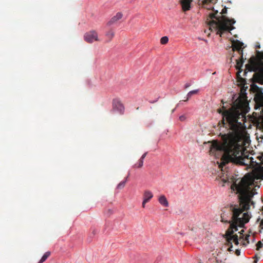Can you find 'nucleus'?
Here are the masks:
<instances>
[{
  "label": "nucleus",
  "mask_w": 263,
  "mask_h": 263,
  "mask_svg": "<svg viewBox=\"0 0 263 263\" xmlns=\"http://www.w3.org/2000/svg\"><path fill=\"white\" fill-rule=\"evenodd\" d=\"M218 111L222 115V126L229 131L228 134H220L221 143L214 141L211 145V152L213 151L223 152L219 167H223L229 162L241 165H248V164L253 163L252 157L249 158V156L243 157L240 155L242 154V147L239 142L241 139L242 124L238 122V120L240 116L243 117V115L238 109L233 107L224 111L219 109Z\"/></svg>",
  "instance_id": "nucleus-1"
},
{
  "label": "nucleus",
  "mask_w": 263,
  "mask_h": 263,
  "mask_svg": "<svg viewBox=\"0 0 263 263\" xmlns=\"http://www.w3.org/2000/svg\"><path fill=\"white\" fill-rule=\"evenodd\" d=\"M253 181L252 177L248 175L242 178L238 183L234 182L231 185V189L239 194L240 205L241 206V209L233 207L231 216L232 222L230 226L232 228H235V231L238 230L237 227H243L250 220V216L248 213L243 212L249 209L250 203L254 204L251 200L254 194L250 191V185L253 183Z\"/></svg>",
  "instance_id": "nucleus-2"
},
{
  "label": "nucleus",
  "mask_w": 263,
  "mask_h": 263,
  "mask_svg": "<svg viewBox=\"0 0 263 263\" xmlns=\"http://www.w3.org/2000/svg\"><path fill=\"white\" fill-rule=\"evenodd\" d=\"M218 11H216L215 13H210L209 15L211 19L215 18L216 21L212 20L210 21L209 25L210 30H213L217 31V34H221L227 31H231L234 29L232 24L235 23L234 19H229L224 15L219 17H217L216 15Z\"/></svg>",
  "instance_id": "nucleus-3"
},
{
  "label": "nucleus",
  "mask_w": 263,
  "mask_h": 263,
  "mask_svg": "<svg viewBox=\"0 0 263 263\" xmlns=\"http://www.w3.org/2000/svg\"><path fill=\"white\" fill-rule=\"evenodd\" d=\"M246 68L250 71L255 72L253 78L257 83L263 84V51H256V56L251 57Z\"/></svg>",
  "instance_id": "nucleus-4"
},
{
  "label": "nucleus",
  "mask_w": 263,
  "mask_h": 263,
  "mask_svg": "<svg viewBox=\"0 0 263 263\" xmlns=\"http://www.w3.org/2000/svg\"><path fill=\"white\" fill-rule=\"evenodd\" d=\"M235 231H236L235 228H232L231 226H230L227 230L225 236L228 243L231 245L232 243H234L235 245L238 244V236L236 234H234Z\"/></svg>",
  "instance_id": "nucleus-5"
},
{
  "label": "nucleus",
  "mask_w": 263,
  "mask_h": 263,
  "mask_svg": "<svg viewBox=\"0 0 263 263\" xmlns=\"http://www.w3.org/2000/svg\"><path fill=\"white\" fill-rule=\"evenodd\" d=\"M233 206L230 208H224L222 210V213L221 214V221L224 223H231L232 222V216Z\"/></svg>",
  "instance_id": "nucleus-6"
},
{
  "label": "nucleus",
  "mask_w": 263,
  "mask_h": 263,
  "mask_svg": "<svg viewBox=\"0 0 263 263\" xmlns=\"http://www.w3.org/2000/svg\"><path fill=\"white\" fill-rule=\"evenodd\" d=\"M84 40L89 43H91L94 41H99L98 37V33L95 30H91L86 32L84 35Z\"/></svg>",
  "instance_id": "nucleus-7"
},
{
  "label": "nucleus",
  "mask_w": 263,
  "mask_h": 263,
  "mask_svg": "<svg viewBox=\"0 0 263 263\" xmlns=\"http://www.w3.org/2000/svg\"><path fill=\"white\" fill-rule=\"evenodd\" d=\"M243 45V43L240 42L238 40L234 41L232 43V50L233 51H237L240 55H242V46Z\"/></svg>",
  "instance_id": "nucleus-8"
},
{
  "label": "nucleus",
  "mask_w": 263,
  "mask_h": 263,
  "mask_svg": "<svg viewBox=\"0 0 263 263\" xmlns=\"http://www.w3.org/2000/svg\"><path fill=\"white\" fill-rule=\"evenodd\" d=\"M113 109L118 111L121 114H123L124 110V106L118 101H114Z\"/></svg>",
  "instance_id": "nucleus-9"
},
{
  "label": "nucleus",
  "mask_w": 263,
  "mask_h": 263,
  "mask_svg": "<svg viewBox=\"0 0 263 263\" xmlns=\"http://www.w3.org/2000/svg\"><path fill=\"white\" fill-rule=\"evenodd\" d=\"M254 101L260 106H263V92L262 90H259L256 93L254 97Z\"/></svg>",
  "instance_id": "nucleus-10"
},
{
  "label": "nucleus",
  "mask_w": 263,
  "mask_h": 263,
  "mask_svg": "<svg viewBox=\"0 0 263 263\" xmlns=\"http://www.w3.org/2000/svg\"><path fill=\"white\" fill-rule=\"evenodd\" d=\"M123 16V14L121 12H118L116 15L114 16L107 23V25L108 26H110L115 23H116L117 22H118L119 20L122 18Z\"/></svg>",
  "instance_id": "nucleus-11"
},
{
  "label": "nucleus",
  "mask_w": 263,
  "mask_h": 263,
  "mask_svg": "<svg viewBox=\"0 0 263 263\" xmlns=\"http://www.w3.org/2000/svg\"><path fill=\"white\" fill-rule=\"evenodd\" d=\"M192 1L193 0H180V4L183 11H186L190 9Z\"/></svg>",
  "instance_id": "nucleus-12"
},
{
  "label": "nucleus",
  "mask_w": 263,
  "mask_h": 263,
  "mask_svg": "<svg viewBox=\"0 0 263 263\" xmlns=\"http://www.w3.org/2000/svg\"><path fill=\"white\" fill-rule=\"evenodd\" d=\"M153 197V194L150 191H145L143 194L144 202H148Z\"/></svg>",
  "instance_id": "nucleus-13"
},
{
  "label": "nucleus",
  "mask_w": 263,
  "mask_h": 263,
  "mask_svg": "<svg viewBox=\"0 0 263 263\" xmlns=\"http://www.w3.org/2000/svg\"><path fill=\"white\" fill-rule=\"evenodd\" d=\"M159 202L164 207L168 206V201L165 197V196L163 195H161L158 198Z\"/></svg>",
  "instance_id": "nucleus-14"
},
{
  "label": "nucleus",
  "mask_w": 263,
  "mask_h": 263,
  "mask_svg": "<svg viewBox=\"0 0 263 263\" xmlns=\"http://www.w3.org/2000/svg\"><path fill=\"white\" fill-rule=\"evenodd\" d=\"M241 59L240 60L236 59V68L238 69L239 71V72H240L242 71V69H241V67H242L243 63L244 62L242 58V55H241Z\"/></svg>",
  "instance_id": "nucleus-15"
},
{
  "label": "nucleus",
  "mask_w": 263,
  "mask_h": 263,
  "mask_svg": "<svg viewBox=\"0 0 263 263\" xmlns=\"http://www.w3.org/2000/svg\"><path fill=\"white\" fill-rule=\"evenodd\" d=\"M50 254H51L50 252H49V251L46 252L43 255V256H42V257L41 258V259H40V260L39 261L38 263L44 262L47 259V258L50 255Z\"/></svg>",
  "instance_id": "nucleus-16"
},
{
  "label": "nucleus",
  "mask_w": 263,
  "mask_h": 263,
  "mask_svg": "<svg viewBox=\"0 0 263 263\" xmlns=\"http://www.w3.org/2000/svg\"><path fill=\"white\" fill-rule=\"evenodd\" d=\"M106 36L109 38L110 41L115 36V32L111 29L106 32Z\"/></svg>",
  "instance_id": "nucleus-17"
},
{
  "label": "nucleus",
  "mask_w": 263,
  "mask_h": 263,
  "mask_svg": "<svg viewBox=\"0 0 263 263\" xmlns=\"http://www.w3.org/2000/svg\"><path fill=\"white\" fill-rule=\"evenodd\" d=\"M198 89L190 91L187 95L186 99L184 101H187L189 99V98H190L193 95L197 94L198 93Z\"/></svg>",
  "instance_id": "nucleus-18"
},
{
  "label": "nucleus",
  "mask_w": 263,
  "mask_h": 263,
  "mask_svg": "<svg viewBox=\"0 0 263 263\" xmlns=\"http://www.w3.org/2000/svg\"><path fill=\"white\" fill-rule=\"evenodd\" d=\"M127 177H126L125 178V180L120 182L118 184L117 188L118 189H119V190H121V189H123L125 186V185L126 182L127 181Z\"/></svg>",
  "instance_id": "nucleus-19"
},
{
  "label": "nucleus",
  "mask_w": 263,
  "mask_h": 263,
  "mask_svg": "<svg viewBox=\"0 0 263 263\" xmlns=\"http://www.w3.org/2000/svg\"><path fill=\"white\" fill-rule=\"evenodd\" d=\"M251 89L253 92H255L256 93L258 92V91H259V90H262V89L261 88H260L259 87H258V86H257L256 85H255V84L251 86Z\"/></svg>",
  "instance_id": "nucleus-20"
},
{
  "label": "nucleus",
  "mask_w": 263,
  "mask_h": 263,
  "mask_svg": "<svg viewBox=\"0 0 263 263\" xmlns=\"http://www.w3.org/2000/svg\"><path fill=\"white\" fill-rule=\"evenodd\" d=\"M168 38L166 36H163L160 39V43L162 45H165V44H167L168 43Z\"/></svg>",
  "instance_id": "nucleus-21"
},
{
  "label": "nucleus",
  "mask_w": 263,
  "mask_h": 263,
  "mask_svg": "<svg viewBox=\"0 0 263 263\" xmlns=\"http://www.w3.org/2000/svg\"><path fill=\"white\" fill-rule=\"evenodd\" d=\"M143 160L140 159L138 161V162L137 163H136L133 167L136 168H140L143 166Z\"/></svg>",
  "instance_id": "nucleus-22"
},
{
  "label": "nucleus",
  "mask_w": 263,
  "mask_h": 263,
  "mask_svg": "<svg viewBox=\"0 0 263 263\" xmlns=\"http://www.w3.org/2000/svg\"><path fill=\"white\" fill-rule=\"evenodd\" d=\"M250 237V235H247L245 237V239H243V245L244 246H247V245H248L249 243V237Z\"/></svg>",
  "instance_id": "nucleus-23"
},
{
  "label": "nucleus",
  "mask_w": 263,
  "mask_h": 263,
  "mask_svg": "<svg viewBox=\"0 0 263 263\" xmlns=\"http://www.w3.org/2000/svg\"><path fill=\"white\" fill-rule=\"evenodd\" d=\"M263 246V244L262 243L261 241H259L257 242L256 244V249L257 250H259L260 248H261Z\"/></svg>",
  "instance_id": "nucleus-24"
},
{
  "label": "nucleus",
  "mask_w": 263,
  "mask_h": 263,
  "mask_svg": "<svg viewBox=\"0 0 263 263\" xmlns=\"http://www.w3.org/2000/svg\"><path fill=\"white\" fill-rule=\"evenodd\" d=\"M179 119L180 121L183 122L186 120V117L185 115H181L179 117Z\"/></svg>",
  "instance_id": "nucleus-25"
},
{
  "label": "nucleus",
  "mask_w": 263,
  "mask_h": 263,
  "mask_svg": "<svg viewBox=\"0 0 263 263\" xmlns=\"http://www.w3.org/2000/svg\"><path fill=\"white\" fill-rule=\"evenodd\" d=\"M227 8H226V7L222 10L221 11V13L222 14H226L227 13Z\"/></svg>",
  "instance_id": "nucleus-26"
},
{
  "label": "nucleus",
  "mask_w": 263,
  "mask_h": 263,
  "mask_svg": "<svg viewBox=\"0 0 263 263\" xmlns=\"http://www.w3.org/2000/svg\"><path fill=\"white\" fill-rule=\"evenodd\" d=\"M147 154V152H145L144 154H143L142 155V156H141V157L140 158V159L143 160V159L145 158V157H146Z\"/></svg>",
  "instance_id": "nucleus-27"
},
{
  "label": "nucleus",
  "mask_w": 263,
  "mask_h": 263,
  "mask_svg": "<svg viewBox=\"0 0 263 263\" xmlns=\"http://www.w3.org/2000/svg\"><path fill=\"white\" fill-rule=\"evenodd\" d=\"M259 227L261 229H263V219L260 221Z\"/></svg>",
  "instance_id": "nucleus-28"
},
{
  "label": "nucleus",
  "mask_w": 263,
  "mask_h": 263,
  "mask_svg": "<svg viewBox=\"0 0 263 263\" xmlns=\"http://www.w3.org/2000/svg\"><path fill=\"white\" fill-rule=\"evenodd\" d=\"M96 233V230L95 229H93L92 232V236H94Z\"/></svg>",
  "instance_id": "nucleus-29"
},
{
  "label": "nucleus",
  "mask_w": 263,
  "mask_h": 263,
  "mask_svg": "<svg viewBox=\"0 0 263 263\" xmlns=\"http://www.w3.org/2000/svg\"><path fill=\"white\" fill-rule=\"evenodd\" d=\"M147 202H144V200H143V202H142V207L143 208H145V204Z\"/></svg>",
  "instance_id": "nucleus-30"
},
{
  "label": "nucleus",
  "mask_w": 263,
  "mask_h": 263,
  "mask_svg": "<svg viewBox=\"0 0 263 263\" xmlns=\"http://www.w3.org/2000/svg\"><path fill=\"white\" fill-rule=\"evenodd\" d=\"M190 86V84H186L184 86L185 87V88H187V87H189Z\"/></svg>",
  "instance_id": "nucleus-31"
},
{
  "label": "nucleus",
  "mask_w": 263,
  "mask_h": 263,
  "mask_svg": "<svg viewBox=\"0 0 263 263\" xmlns=\"http://www.w3.org/2000/svg\"><path fill=\"white\" fill-rule=\"evenodd\" d=\"M256 48H260V45H257L256 46Z\"/></svg>",
  "instance_id": "nucleus-32"
},
{
  "label": "nucleus",
  "mask_w": 263,
  "mask_h": 263,
  "mask_svg": "<svg viewBox=\"0 0 263 263\" xmlns=\"http://www.w3.org/2000/svg\"><path fill=\"white\" fill-rule=\"evenodd\" d=\"M253 263H257V260H254V261H253Z\"/></svg>",
  "instance_id": "nucleus-33"
},
{
  "label": "nucleus",
  "mask_w": 263,
  "mask_h": 263,
  "mask_svg": "<svg viewBox=\"0 0 263 263\" xmlns=\"http://www.w3.org/2000/svg\"><path fill=\"white\" fill-rule=\"evenodd\" d=\"M175 108L173 110H172V112H173L175 111Z\"/></svg>",
  "instance_id": "nucleus-34"
},
{
  "label": "nucleus",
  "mask_w": 263,
  "mask_h": 263,
  "mask_svg": "<svg viewBox=\"0 0 263 263\" xmlns=\"http://www.w3.org/2000/svg\"><path fill=\"white\" fill-rule=\"evenodd\" d=\"M261 210L263 211V206L261 207Z\"/></svg>",
  "instance_id": "nucleus-35"
},
{
  "label": "nucleus",
  "mask_w": 263,
  "mask_h": 263,
  "mask_svg": "<svg viewBox=\"0 0 263 263\" xmlns=\"http://www.w3.org/2000/svg\"><path fill=\"white\" fill-rule=\"evenodd\" d=\"M262 241H263V239L262 240Z\"/></svg>",
  "instance_id": "nucleus-36"
}]
</instances>
